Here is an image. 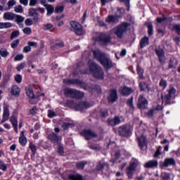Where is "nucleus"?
<instances>
[{
    "label": "nucleus",
    "mask_w": 180,
    "mask_h": 180,
    "mask_svg": "<svg viewBox=\"0 0 180 180\" xmlns=\"http://www.w3.org/2000/svg\"><path fill=\"white\" fill-rule=\"evenodd\" d=\"M92 53L94 59H96L98 63H100L101 65L105 68V71H109V70L115 67V63H113L110 58L106 56L105 52H102L101 50L98 49L92 51Z\"/></svg>",
    "instance_id": "obj_1"
},
{
    "label": "nucleus",
    "mask_w": 180,
    "mask_h": 180,
    "mask_svg": "<svg viewBox=\"0 0 180 180\" xmlns=\"http://www.w3.org/2000/svg\"><path fill=\"white\" fill-rule=\"evenodd\" d=\"M91 74L93 77L98 81H103L105 79V71L98 63L91 62Z\"/></svg>",
    "instance_id": "obj_2"
},
{
    "label": "nucleus",
    "mask_w": 180,
    "mask_h": 180,
    "mask_svg": "<svg viewBox=\"0 0 180 180\" xmlns=\"http://www.w3.org/2000/svg\"><path fill=\"white\" fill-rule=\"evenodd\" d=\"M129 26H130V23L123 22L115 27V34L117 35L118 39H123V35L127 32Z\"/></svg>",
    "instance_id": "obj_3"
},
{
    "label": "nucleus",
    "mask_w": 180,
    "mask_h": 180,
    "mask_svg": "<svg viewBox=\"0 0 180 180\" xmlns=\"http://www.w3.org/2000/svg\"><path fill=\"white\" fill-rule=\"evenodd\" d=\"M129 26H130V23L123 22L115 27V34L117 35L118 39H123V35L127 32Z\"/></svg>",
    "instance_id": "obj_4"
},
{
    "label": "nucleus",
    "mask_w": 180,
    "mask_h": 180,
    "mask_svg": "<svg viewBox=\"0 0 180 180\" xmlns=\"http://www.w3.org/2000/svg\"><path fill=\"white\" fill-rule=\"evenodd\" d=\"M117 130L120 137H130L131 136V127L127 124L118 127Z\"/></svg>",
    "instance_id": "obj_5"
},
{
    "label": "nucleus",
    "mask_w": 180,
    "mask_h": 180,
    "mask_svg": "<svg viewBox=\"0 0 180 180\" xmlns=\"http://www.w3.org/2000/svg\"><path fill=\"white\" fill-rule=\"evenodd\" d=\"M67 105H68V106H73L75 109V110H85V109H89L90 105H89V103L86 102V101H82L78 104H75L74 103V101H70L68 100L66 101Z\"/></svg>",
    "instance_id": "obj_6"
},
{
    "label": "nucleus",
    "mask_w": 180,
    "mask_h": 180,
    "mask_svg": "<svg viewBox=\"0 0 180 180\" xmlns=\"http://www.w3.org/2000/svg\"><path fill=\"white\" fill-rule=\"evenodd\" d=\"M96 41L101 44V46H107L108 43L112 41V37L110 35H107L105 32H101L97 37Z\"/></svg>",
    "instance_id": "obj_7"
},
{
    "label": "nucleus",
    "mask_w": 180,
    "mask_h": 180,
    "mask_svg": "<svg viewBox=\"0 0 180 180\" xmlns=\"http://www.w3.org/2000/svg\"><path fill=\"white\" fill-rule=\"evenodd\" d=\"M172 95H175V89L174 88L170 89L168 91V94L165 95V96L164 94L161 93L160 98L162 101H164L165 98L167 105H171V103H171V99H172Z\"/></svg>",
    "instance_id": "obj_8"
},
{
    "label": "nucleus",
    "mask_w": 180,
    "mask_h": 180,
    "mask_svg": "<svg viewBox=\"0 0 180 180\" xmlns=\"http://www.w3.org/2000/svg\"><path fill=\"white\" fill-rule=\"evenodd\" d=\"M137 106L141 110L147 109L148 108V100L144 96L140 95L138 99Z\"/></svg>",
    "instance_id": "obj_9"
},
{
    "label": "nucleus",
    "mask_w": 180,
    "mask_h": 180,
    "mask_svg": "<svg viewBox=\"0 0 180 180\" xmlns=\"http://www.w3.org/2000/svg\"><path fill=\"white\" fill-rule=\"evenodd\" d=\"M108 102L109 103H115L117 101L119 97L117 96V90L112 89L110 90V94L107 96Z\"/></svg>",
    "instance_id": "obj_10"
},
{
    "label": "nucleus",
    "mask_w": 180,
    "mask_h": 180,
    "mask_svg": "<svg viewBox=\"0 0 180 180\" xmlns=\"http://www.w3.org/2000/svg\"><path fill=\"white\" fill-rule=\"evenodd\" d=\"M71 27L75 30V32L77 34V36H81L84 33V30H82V26L77 22L71 21L70 22Z\"/></svg>",
    "instance_id": "obj_11"
},
{
    "label": "nucleus",
    "mask_w": 180,
    "mask_h": 180,
    "mask_svg": "<svg viewBox=\"0 0 180 180\" xmlns=\"http://www.w3.org/2000/svg\"><path fill=\"white\" fill-rule=\"evenodd\" d=\"M137 168V163L134 162L129 164V166L127 168V175L129 179L133 178L134 172H136V169Z\"/></svg>",
    "instance_id": "obj_12"
},
{
    "label": "nucleus",
    "mask_w": 180,
    "mask_h": 180,
    "mask_svg": "<svg viewBox=\"0 0 180 180\" xmlns=\"http://www.w3.org/2000/svg\"><path fill=\"white\" fill-rule=\"evenodd\" d=\"M155 52L156 56L158 58L159 62L162 64H164L165 61H167V58L165 57V51H164L163 49H155Z\"/></svg>",
    "instance_id": "obj_13"
},
{
    "label": "nucleus",
    "mask_w": 180,
    "mask_h": 180,
    "mask_svg": "<svg viewBox=\"0 0 180 180\" xmlns=\"http://www.w3.org/2000/svg\"><path fill=\"white\" fill-rule=\"evenodd\" d=\"M139 147L141 150H143L144 147H147L148 144V140L147 139V136L144 135H141V136L137 138Z\"/></svg>",
    "instance_id": "obj_14"
},
{
    "label": "nucleus",
    "mask_w": 180,
    "mask_h": 180,
    "mask_svg": "<svg viewBox=\"0 0 180 180\" xmlns=\"http://www.w3.org/2000/svg\"><path fill=\"white\" fill-rule=\"evenodd\" d=\"M122 120H120V117L119 116H115L113 118H108L107 120L108 126H110L111 127H115V126H117L120 124Z\"/></svg>",
    "instance_id": "obj_15"
},
{
    "label": "nucleus",
    "mask_w": 180,
    "mask_h": 180,
    "mask_svg": "<svg viewBox=\"0 0 180 180\" xmlns=\"http://www.w3.org/2000/svg\"><path fill=\"white\" fill-rule=\"evenodd\" d=\"M49 140L53 144H60L61 143V137L58 136L56 133L53 132L48 136Z\"/></svg>",
    "instance_id": "obj_16"
},
{
    "label": "nucleus",
    "mask_w": 180,
    "mask_h": 180,
    "mask_svg": "<svg viewBox=\"0 0 180 180\" xmlns=\"http://www.w3.org/2000/svg\"><path fill=\"white\" fill-rule=\"evenodd\" d=\"M28 14L30 16L33 17V20L35 23L39 22V13L36 8H30L28 10Z\"/></svg>",
    "instance_id": "obj_17"
},
{
    "label": "nucleus",
    "mask_w": 180,
    "mask_h": 180,
    "mask_svg": "<svg viewBox=\"0 0 180 180\" xmlns=\"http://www.w3.org/2000/svg\"><path fill=\"white\" fill-rule=\"evenodd\" d=\"M147 46H150V38L145 36L139 41V49L143 50V49H144V47H147Z\"/></svg>",
    "instance_id": "obj_18"
},
{
    "label": "nucleus",
    "mask_w": 180,
    "mask_h": 180,
    "mask_svg": "<svg viewBox=\"0 0 180 180\" xmlns=\"http://www.w3.org/2000/svg\"><path fill=\"white\" fill-rule=\"evenodd\" d=\"M9 105H6L4 106V113H3V118L1 120V123H5L9 119Z\"/></svg>",
    "instance_id": "obj_19"
},
{
    "label": "nucleus",
    "mask_w": 180,
    "mask_h": 180,
    "mask_svg": "<svg viewBox=\"0 0 180 180\" xmlns=\"http://www.w3.org/2000/svg\"><path fill=\"white\" fill-rule=\"evenodd\" d=\"M145 168H158V160H149L144 165Z\"/></svg>",
    "instance_id": "obj_20"
},
{
    "label": "nucleus",
    "mask_w": 180,
    "mask_h": 180,
    "mask_svg": "<svg viewBox=\"0 0 180 180\" xmlns=\"http://www.w3.org/2000/svg\"><path fill=\"white\" fill-rule=\"evenodd\" d=\"M169 165H176V162L173 158H167L165 159V161L162 164V167H168Z\"/></svg>",
    "instance_id": "obj_21"
},
{
    "label": "nucleus",
    "mask_w": 180,
    "mask_h": 180,
    "mask_svg": "<svg viewBox=\"0 0 180 180\" xmlns=\"http://www.w3.org/2000/svg\"><path fill=\"white\" fill-rule=\"evenodd\" d=\"M99 116L101 120L103 122V120H105V119L109 116V110H108V108H101L99 110Z\"/></svg>",
    "instance_id": "obj_22"
},
{
    "label": "nucleus",
    "mask_w": 180,
    "mask_h": 180,
    "mask_svg": "<svg viewBox=\"0 0 180 180\" xmlns=\"http://www.w3.org/2000/svg\"><path fill=\"white\" fill-rule=\"evenodd\" d=\"M106 23H118L119 22V18L117 15H109L105 18Z\"/></svg>",
    "instance_id": "obj_23"
},
{
    "label": "nucleus",
    "mask_w": 180,
    "mask_h": 180,
    "mask_svg": "<svg viewBox=\"0 0 180 180\" xmlns=\"http://www.w3.org/2000/svg\"><path fill=\"white\" fill-rule=\"evenodd\" d=\"M139 88L141 92H150V86L146 82H139Z\"/></svg>",
    "instance_id": "obj_24"
},
{
    "label": "nucleus",
    "mask_w": 180,
    "mask_h": 180,
    "mask_svg": "<svg viewBox=\"0 0 180 180\" xmlns=\"http://www.w3.org/2000/svg\"><path fill=\"white\" fill-rule=\"evenodd\" d=\"M132 93H133V89L126 86H124L121 89V95H122L123 96H129V95H130Z\"/></svg>",
    "instance_id": "obj_25"
},
{
    "label": "nucleus",
    "mask_w": 180,
    "mask_h": 180,
    "mask_svg": "<svg viewBox=\"0 0 180 180\" xmlns=\"http://www.w3.org/2000/svg\"><path fill=\"white\" fill-rule=\"evenodd\" d=\"M77 90L72 89H66L65 90V95L68 98H75V93Z\"/></svg>",
    "instance_id": "obj_26"
},
{
    "label": "nucleus",
    "mask_w": 180,
    "mask_h": 180,
    "mask_svg": "<svg viewBox=\"0 0 180 180\" xmlns=\"http://www.w3.org/2000/svg\"><path fill=\"white\" fill-rule=\"evenodd\" d=\"M26 94L27 95V96L29 98H30L31 99H30V103H32V105L34 104V101H33V99H36V98H39V96L36 97L34 96V93H33V90L28 89L26 91Z\"/></svg>",
    "instance_id": "obj_27"
},
{
    "label": "nucleus",
    "mask_w": 180,
    "mask_h": 180,
    "mask_svg": "<svg viewBox=\"0 0 180 180\" xmlns=\"http://www.w3.org/2000/svg\"><path fill=\"white\" fill-rule=\"evenodd\" d=\"M16 18V14L11 12H6L4 14V19L6 20H13Z\"/></svg>",
    "instance_id": "obj_28"
},
{
    "label": "nucleus",
    "mask_w": 180,
    "mask_h": 180,
    "mask_svg": "<svg viewBox=\"0 0 180 180\" xmlns=\"http://www.w3.org/2000/svg\"><path fill=\"white\" fill-rule=\"evenodd\" d=\"M145 25L148 28V36H153V34H154V27L153 26V23L147 22Z\"/></svg>",
    "instance_id": "obj_29"
},
{
    "label": "nucleus",
    "mask_w": 180,
    "mask_h": 180,
    "mask_svg": "<svg viewBox=\"0 0 180 180\" xmlns=\"http://www.w3.org/2000/svg\"><path fill=\"white\" fill-rule=\"evenodd\" d=\"M45 8L47 11V13H46L47 16H51V15H53V13L56 12L54 6H53V5L51 4L46 5Z\"/></svg>",
    "instance_id": "obj_30"
},
{
    "label": "nucleus",
    "mask_w": 180,
    "mask_h": 180,
    "mask_svg": "<svg viewBox=\"0 0 180 180\" xmlns=\"http://www.w3.org/2000/svg\"><path fill=\"white\" fill-rule=\"evenodd\" d=\"M136 71L139 75V79H144V69L140 67V65H137Z\"/></svg>",
    "instance_id": "obj_31"
},
{
    "label": "nucleus",
    "mask_w": 180,
    "mask_h": 180,
    "mask_svg": "<svg viewBox=\"0 0 180 180\" xmlns=\"http://www.w3.org/2000/svg\"><path fill=\"white\" fill-rule=\"evenodd\" d=\"M10 122L11 124H13L15 131L18 133V119H16L15 116H11L10 118Z\"/></svg>",
    "instance_id": "obj_32"
},
{
    "label": "nucleus",
    "mask_w": 180,
    "mask_h": 180,
    "mask_svg": "<svg viewBox=\"0 0 180 180\" xmlns=\"http://www.w3.org/2000/svg\"><path fill=\"white\" fill-rule=\"evenodd\" d=\"M81 136H84L86 140H91V129H84L80 132Z\"/></svg>",
    "instance_id": "obj_33"
},
{
    "label": "nucleus",
    "mask_w": 180,
    "mask_h": 180,
    "mask_svg": "<svg viewBox=\"0 0 180 180\" xmlns=\"http://www.w3.org/2000/svg\"><path fill=\"white\" fill-rule=\"evenodd\" d=\"M20 94V89L18 86H13L11 89V94L14 95V96H19Z\"/></svg>",
    "instance_id": "obj_34"
},
{
    "label": "nucleus",
    "mask_w": 180,
    "mask_h": 180,
    "mask_svg": "<svg viewBox=\"0 0 180 180\" xmlns=\"http://www.w3.org/2000/svg\"><path fill=\"white\" fill-rule=\"evenodd\" d=\"M178 65V61L175 58H171L169 61V66L168 68H175Z\"/></svg>",
    "instance_id": "obj_35"
},
{
    "label": "nucleus",
    "mask_w": 180,
    "mask_h": 180,
    "mask_svg": "<svg viewBox=\"0 0 180 180\" xmlns=\"http://www.w3.org/2000/svg\"><path fill=\"white\" fill-rule=\"evenodd\" d=\"M160 178L162 180H171V174L163 172L160 174Z\"/></svg>",
    "instance_id": "obj_36"
},
{
    "label": "nucleus",
    "mask_w": 180,
    "mask_h": 180,
    "mask_svg": "<svg viewBox=\"0 0 180 180\" xmlns=\"http://www.w3.org/2000/svg\"><path fill=\"white\" fill-rule=\"evenodd\" d=\"M75 124L72 122H64L62 125L63 130H68V127H74Z\"/></svg>",
    "instance_id": "obj_37"
},
{
    "label": "nucleus",
    "mask_w": 180,
    "mask_h": 180,
    "mask_svg": "<svg viewBox=\"0 0 180 180\" xmlns=\"http://www.w3.org/2000/svg\"><path fill=\"white\" fill-rule=\"evenodd\" d=\"M91 91H96L97 94H101L102 93V89H101V86L96 85V84H92L91 86Z\"/></svg>",
    "instance_id": "obj_38"
},
{
    "label": "nucleus",
    "mask_w": 180,
    "mask_h": 180,
    "mask_svg": "<svg viewBox=\"0 0 180 180\" xmlns=\"http://www.w3.org/2000/svg\"><path fill=\"white\" fill-rule=\"evenodd\" d=\"M64 46V42L59 41L56 42L54 45L51 46V50H56V49H61Z\"/></svg>",
    "instance_id": "obj_39"
},
{
    "label": "nucleus",
    "mask_w": 180,
    "mask_h": 180,
    "mask_svg": "<svg viewBox=\"0 0 180 180\" xmlns=\"http://www.w3.org/2000/svg\"><path fill=\"white\" fill-rule=\"evenodd\" d=\"M68 178L70 180H82V176L79 174H69Z\"/></svg>",
    "instance_id": "obj_40"
},
{
    "label": "nucleus",
    "mask_w": 180,
    "mask_h": 180,
    "mask_svg": "<svg viewBox=\"0 0 180 180\" xmlns=\"http://www.w3.org/2000/svg\"><path fill=\"white\" fill-rule=\"evenodd\" d=\"M10 27H12V23L0 22V29H10Z\"/></svg>",
    "instance_id": "obj_41"
},
{
    "label": "nucleus",
    "mask_w": 180,
    "mask_h": 180,
    "mask_svg": "<svg viewBox=\"0 0 180 180\" xmlns=\"http://www.w3.org/2000/svg\"><path fill=\"white\" fill-rule=\"evenodd\" d=\"M84 96H85V94H84V92L76 90V93L75 94V99H82Z\"/></svg>",
    "instance_id": "obj_42"
},
{
    "label": "nucleus",
    "mask_w": 180,
    "mask_h": 180,
    "mask_svg": "<svg viewBox=\"0 0 180 180\" xmlns=\"http://www.w3.org/2000/svg\"><path fill=\"white\" fill-rule=\"evenodd\" d=\"M64 11V6L58 4L55 7V13H63Z\"/></svg>",
    "instance_id": "obj_43"
},
{
    "label": "nucleus",
    "mask_w": 180,
    "mask_h": 180,
    "mask_svg": "<svg viewBox=\"0 0 180 180\" xmlns=\"http://www.w3.org/2000/svg\"><path fill=\"white\" fill-rule=\"evenodd\" d=\"M167 85H168V83L167 82V80L162 78L160 81L159 86H160V88H162V89H165Z\"/></svg>",
    "instance_id": "obj_44"
},
{
    "label": "nucleus",
    "mask_w": 180,
    "mask_h": 180,
    "mask_svg": "<svg viewBox=\"0 0 180 180\" xmlns=\"http://www.w3.org/2000/svg\"><path fill=\"white\" fill-rule=\"evenodd\" d=\"M0 56H1V57L6 58L9 56V52H8V50L5 48H1L0 49Z\"/></svg>",
    "instance_id": "obj_45"
},
{
    "label": "nucleus",
    "mask_w": 180,
    "mask_h": 180,
    "mask_svg": "<svg viewBox=\"0 0 180 180\" xmlns=\"http://www.w3.org/2000/svg\"><path fill=\"white\" fill-rule=\"evenodd\" d=\"M162 18L158 17L156 18L157 23H162V22H165V20H168V18L165 16V14H162Z\"/></svg>",
    "instance_id": "obj_46"
},
{
    "label": "nucleus",
    "mask_w": 180,
    "mask_h": 180,
    "mask_svg": "<svg viewBox=\"0 0 180 180\" xmlns=\"http://www.w3.org/2000/svg\"><path fill=\"white\" fill-rule=\"evenodd\" d=\"M15 22L18 23V25H20L25 20V18L22 15H16L15 14Z\"/></svg>",
    "instance_id": "obj_47"
},
{
    "label": "nucleus",
    "mask_w": 180,
    "mask_h": 180,
    "mask_svg": "<svg viewBox=\"0 0 180 180\" xmlns=\"http://www.w3.org/2000/svg\"><path fill=\"white\" fill-rule=\"evenodd\" d=\"M161 150H162V147L161 146L157 148V150L155 152V154L153 155L154 158H158V157L161 155Z\"/></svg>",
    "instance_id": "obj_48"
},
{
    "label": "nucleus",
    "mask_w": 180,
    "mask_h": 180,
    "mask_svg": "<svg viewBox=\"0 0 180 180\" xmlns=\"http://www.w3.org/2000/svg\"><path fill=\"white\" fill-rule=\"evenodd\" d=\"M68 84H78V85H81V84H82V82H81L79 79H70L68 81Z\"/></svg>",
    "instance_id": "obj_49"
},
{
    "label": "nucleus",
    "mask_w": 180,
    "mask_h": 180,
    "mask_svg": "<svg viewBox=\"0 0 180 180\" xmlns=\"http://www.w3.org/2000/svg\"><path fill=\"white\" fill-rule=\"evenodd\" d=\"M127 105L129 109H132V110H134V105H133V97H131L127 100Z\"/></svg>",
    "instance_id": "obj_50"
},
{
    "label": "nucleus",
    "mask_w": 180,
    "mask_h": 180,
    "mask_svg": "<svg viewBox=\"0 0 180 180\" xmlns=\"http://www.w3.org/2000/svg\"><path fill=\"white\" fill-rule=\"evenodd\" d=\"M19 143L21 144V146H26V143H27V139H26V137L25 136H20L19 138Z\"/></svg>",
    "instance_id": "obj_51"
},
{
    "label": "nucleus",
    "mask_w": 180,
    "mask_h": 180,
    "mask_svg": "<svg viewBox=\"0 0 180 180\" xmlns=\"http://www.w3.org/2000/svg\"><path fill=\"white\" fill-rule=\"evenodd\" d=\"M20 32L18 30L13 31L11 34V40H13V39H16V37H19Z\"/></svg>",
    "instance_id": "obj_52"
},
{
    "label": "nucleus",
    "mask_w": 180,
    "mask_h": 180,
    "mask_svg": "<svg viewBox=\"0 0 180 180\" xmlns=\"http://www.w3.org/2000/svg\"><path fill=\"white\" fill-rule=\"evenodd\" d=\"M14 11L16 13H22L23 12V8L21 5L15 6L14 7Z\"/></svg>",
    "instance_id": "obj_53"
},
{
    "label": "nucleus",
    "mask_w": 180,
    "mask_h": 180,
    "mask_svg": "<svg viewBox=\"0 0 180 180\" xmlns=\"http://www.w3.org/2000/svg\"><path fill=\"white\" fill-rule=\"evenodd\" d=\"M86 164V162H80L77 163L76 167L79 169H84Z\"/></svg>",
    "instance_id": "obj_54"
},
{
    "label": "nucleus",
    "mask_w": 180,
    "mask_h": 180,
    "mask_svg": "<svg viewBox=\"0 0 180 180\" xmlns=\"http://www.w3.org/2000/svg\"><path fill=\"white\" fill-rule=\"evenodd\" d=\"M91 150H94L95 151H100V150H102V148L101 147V146H99L98 143H97L96 145H91Z\"/></svg>",
    "instance_id": "obj_55"
},
{
    "label": "nucleus",
    "mask_w": 180,
    "mask_h": 180,
    "mask_svg": "<svg viewBox=\"0 0 180 180\" xmlns=\"http://www.w3.org/2000/svg\"><path fill=\"white\" fill-rule=\"evenodd\" d=\"M22 32H23L24 34H27V35L32 34V28H30L29 27H25L22 30Z\"/></svg>",
    "instance_id": "obj_56"
},
{
    "label": "nucleus",
    "mask_w": 180,
    "mask_h": 180,
    "mask_svg": "<svg viewBox=\"0 0 180 180\" xmlns=\"http://www.w3.org/2000/svg\"><path fill=\"white\" fill-rule=\"evenodd\" d=\"M0 169H1V171H4V172L8 169V167L6 166V164L4 162V161H0Z\"/></svg>",
    "instance_id": "obj_57"
},
{
    "label": "nucleus",
    "mask_w": 180,
    "mask_h": 180,
    "mask_svg": "<svg viewBox=\"0 0 180 180\" xmlns=\"http://www.w3.org/2000/svg\"><path fill=\"white\" fill-rule=\"evenodd\" d=\"M173 30H175L179 36H180V25L176 24L173 25Z\"/></svg>",
    "instance_id": "obj_58"
},
{
    "label": "nucleus",
    "mask_w": 180,
    "mask_h": 180,
    "mask_svg": "<svg viewBox=\"0 0 180 180\" xmlns=\"http://www.w3.org/2000/svg\"><path fill=\"white\" fill-rule=\"evenodd\" d=\"M19 43H20V40H19V39L14 40L11 43L12 49H16V47H18V46H19Z\"/></svg>",
    "instance_id": "obj_59"
},
{
    "label": "nucleus",
    "mask_w": 180,
    "mask_h": 180,
    "mask_svg": "<svg viewBox=\"0 0 180 180\" xmlns=\"http://www.w3.org/2000/svg\"><path fill=\"white\" fill-rule=\"evenodd\" d=\"M29 147L32 153H33V154H36V151L37 150V149L36 148V146H34V144H33V143L31 142L29 145Z\"/></svg>",
    "instance_id": "obj_60"
},
{
    "label": "nucleus",
    "mask_w": 180,
    "mask_h": 180,
    "mask_svg": "<svg viewBox=\"0 0 180 180\" xmlns=\"http://www.w3.org/2000/svg\"><path fill=\"white\" fill-rule=\"evenodd\" d=\"M56 116H57V115H56V112L53 110H48V117H50L51 119Z\"/></svg>",
    "instance_id": "obj_61"
},
{
    "label": "nucleus",
    "mask_w": 180,
    "mask_h": 180,
    "mask_svg": "<svg viewBox=\"0 0 180 180\" xmlns=\"http://www.w3.org/2000/svg\"><path fill=\"white\" fill-rule=\"evenodd\" d=\"M103 168H105V165L99 163L96 165V171H103Z\"/></svg>",
    "instance_id": "obj_62"
},
{
    "label": "nucleus",
    "mask_w": 180,
    "mask_h": 180,
    "mask_svg": "<svg viewBox=\"0 0 180 180\" xmlns=\"http://www.w3.org/2000/svg\"><path fill=\"white\" fill-rule=\"evenodd\" d=\"M155 109H150L146 113V116H148L149 117H153L154 116V112H155Z\"/></svg>",
    "instance_id": "obj_63"
},
{
    "label": "nucleus",
    "mask_w": 180,
    "mask_h": 180,
    "mask_svg": "<svg viewBox=\"0 0 180 180\" xmlns=\"http://www.w3.org/2000/svg\"><path fill=\"white\" fill-rule=\"evenodd\" d=\"M58 153L60 155H63L64 154V148L61 145H58Z\"/></svg>",
    "instance_id": "obj_64"
}]
</instances>
